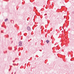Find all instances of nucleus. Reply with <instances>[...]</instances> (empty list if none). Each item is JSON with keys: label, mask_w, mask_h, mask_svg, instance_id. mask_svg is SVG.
<instances>
[{"label": "nucleus", "mask_w": 74, "mask_h": 74, "mask_svg": "<svg viewBox=\"0 0 74 74\" xmlns=\"http://www.w3.org/2000/svg\"><path fill=\"white\" fill-rule=\"evenodd\" d=\"M19 43V45H20V47H21V46H22V42L21 41H20Z\"/></svg>", "instance_id": "nucleus-1"}, {"label": "nucleus", "mask_w": 74, "mask_h": 74, "mask_svg": "<svg viewBox=\"0 0 74 74\" xmlns=\"http://www.w3.org/2000/svg\"><path fill=\"white\" fill-rule=\"evenodd\" d=\"M27 29L29 31H30V27L28 26L27 27Z\"/></svg>", "instance_id": "nucleus-2"}, {"label": "nucleus", "mask_w": 74, "mask_h": 74, "mask_svg": "<svg viewBox=\"0 0 74 74\" xmlns=\"http://www.w3.org/2000/svg\"><path fill=\"white\" fill-rule=\"evenodd\" d=\"M46 42H47V44H48V42H49V40H47L46 41Z\"/></svg>", "instance_id": "nucleus-3"}, {"label": "nucleus", "mask_w": 74, "mask_h": 74, "mask_svg": "<svg viewBox=\"0 0 74 74\" xmlns=\"http://www.w3.org/2000/svg\"><path fill=\"white\" fill-rule=\"evenodd\" d=\"M8 20V19H6L5 20V21H7Z\"/></svg>", "instance_id": "nucleus-4"}]
</instances>
